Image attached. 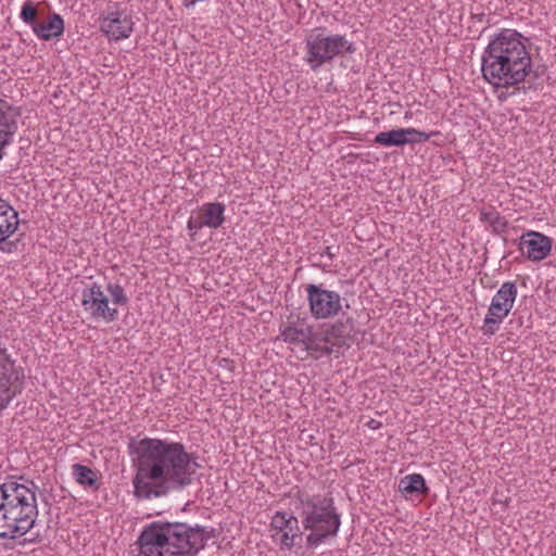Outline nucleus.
Returning a JSON list of instances; mask_svg holds the SVG:
<instances>
[{"mask_svg":"<svg viewBox=\"0 0 556 556\" xmlns=\"http://www.w3.org/2000/svg\"><path fill=\"white\" fill-rule=\"evenodd\" d=\"M129 453L136 468L132 484L137 498L151 500L182 491L193 483L200 468L198 456L187 452L180 442L131 439Z\"/></svg>","mask_w":556,"mask_h":556,"instance_id":"1","label":"nucleus"},{"mask_svg":"<svg viewBox=\"0 0 556 556\" xmlns=\"http://www.w3.org/2000/svg\"><path fill=\"white\" fill-rule=\"evenodd\" d=\"M532 72V59L523 36L515 29H502L489 41L481 56V73L494 88L523 83Z\"/></svg>","mask_w":556,"mask_h":556,"instance_id":"2","label":"nucleus"},{"mask_svg":"<svg viewBox=\"0 0 556 556\" xmlns=\"http://www.w3.org/2000/svg\"><path fill=\"white\" fill-rule=\"evenodd\" d=\"M37 490V484L24 476L0 484V539L15 540L35 528Z\"/></svg>","mask_w":556,"mask_h":556,"instance_id":"3","label":"nucleus"},{"mask_svg":"<svg viewBox=\"0 0 556 556\" xmlns=\"http://www.w3.org/2000/svg\"><path fill=\"white\" fill-rule=\"evenodd\" d=\"M199 532L186 522L159 520L143 528L137 544L143 556H197Z\"/></svg>","mask_w":556,"mask_h":556,"instance_id":"4","label":"nucleus"},{"mask_svg":"<svg viewBox=\"0 0 556 556\" xmlns=\"http://www.w3.org/2000/svg\"><path fill=\"white\" fill-rule=\"evenodd\" d=\"M301 522L305 530L306 546L316 548L329 539L337 536L341 527V516L337 510L333 497L329 495H309L298 493Z\"/></svg>","mask_w":556,"mask_h":556,"instance_id":"5","label":"nucleus"},{"mask_svg":"<svg viewBox=\"0 0 556 556\" xmlns=\"http://www.w3.org/2000/svg\"><path fill=\"white\" fill-rule=\"evenodd\" d=\"M356 46L345 35H326L323 27H317L305 39V62L314 72L324 64L331 63L337 56L354 54Z\"/></svg>","mask_w":556,"mask_h":556,"instance_id":"6","label":"nucleus"},{"mask_svg":"<svg viewBox=\"0 0 556 556\" xmlns=\"http://www.w3.org/2000/svg\"><path fill=\"white\" fill-rule=\"evenodd\" d=\"M517 286L514 281L504 282L492 298L483 321V333L493 336L500 324L508 316L517 298Z\"/></svg>","mask_w":556,"mask_h":556,"instance_id":"7","label":"nucleus"},{"mask_svg":"<svg viewBox=\"0 0 556 556\" xmlns=\"http://www.w3.org/2000/svg\"><path fill=\"white\" fill-rule=\"evenodd\" d=\"M309 312L315 319H328L342 311L344 299L336 292L325 288L324 283H308L305 286Z\"/></svg>","mask_w":556,"mask_h":556,"instance_id":"8","label":"nucleus"},{"mask_svg":"<svg viewBox=\"0 0 556 556\" xmlns=\"http://www.w3.org/2000/svg\"><path fill=\"white\" fill-rule=\"evenodd\" d=\"M81 306L87 316L94 320L112 323L117 319L118 311L110 306V300L98 282H92L81 291Z\"/></svg>","mask_w":556,"mask_h":556,"instance_id":"9","label":"nucleus"},{"mask_svg":"<svg viewBox=\"0 0 556 556\" xmlns=\"http://www.w3.org/2000/svg\"><path fill=\"white\" fill-rule=\"evenodd\" d=\"M20 226L17 211L4 199L0 198V252L12 254L18 251L21 238L11 239Z\"/></svg>","mask_w":556,"mask_h":556,"instance_id":"10","label":"nucleus"},{"mask_svg":"<svg viewBox=\"0 0 556 556\" xmlns=\"http://www.w3.org/2000/svg\"><path fill=\"white\" fill-rule=\"evenodd\" d=\"M552 239L538 231H528L520 237L519 249L530 261L544 260L552 250Z\"/></svg>","mask_w":556,"mask_h":556,"instance_id":"11","label":"nucleus"},{"mask_svg":"<svg viewBox=\"0 0 556 556\" xmlns=\"http://www.w3.org/2000/svg\"><path fill=\"white\" fill-rule=\"evenodd\" d=\"M21 116V108L13 106L0 99V161L4 155V148L12 142L17 131V118Z\"/></svg>","mask_w":556,"mask_h":556,"instance_id":"12","label":"nucleus"},{"mask_svg":"<svg viewBox=\"0 0 556 556\" xmlns=\"http://www.w3.org/2000/svg\"><path fill=\"white\" fill-rule=\"evenodd\" d=\"M132 21L123 12H111L100 22V29L113 40L128 38L132 31Z\"/></svg>","mask_w":556,"mask_h":556,"instance_id":"13","label":"nucleus"},{"mask_svg":"<svg viewBox=\"0 0 556 556\" xmlns=\"http://www.w3.org/2000/svg\"><path fill=\"white\" fill-rule=\"evenodd\" d=\"M280 337L287 343H296L306 345L313 336L312 327L304 323L286 321L279 327Z\"/></svg>","mask_w":556,"mask_h":556,"instance_id":"14","label":"nucleus"},{"mask_svg":"<svg viewBox=\"0 0 556 556\" xmlns=\"http://www.w3.org/2000/svg\"><path fill=\"white\" fill-rule=\"evenodd\" d=\"M31 29L42 40L59 39L64 31V22L60 14L53 13L47 22H37Z\"/></svg>","mask_w":556,"mask_h":556,"instance_id":"15","label":"nucleus"},{"mask_svg":"<svg viewBox=\"0 0 556 556\" xmlns=\"http://www.w3.org/2000/svg\"><path fill=\"white\" fill-rule=\"evenodd\" d=\"M225 210L226 206L219 202L205 203L200 208V214L208 228H219L225 222Z\"/></svg>","mask_w":556,"mask_h":556,"instance_id":"16","label":"nucleus"},{"mask_svg":"<svg viewBox=\"0 0 556 556\" xmlns=\"http://www.w3.org/2000/svg\"><path fill=\"white\" fill-rule=\"evenodd\" d=\"M327 327L328 334L336 338L333 344H336L339 350L345 345L349 346L346 344V339L350 338V333L354 328V320L352 317L346 316L345 318H340L333 324L327 325Z\"/></svg>","mask_w":556,"mask_h":556,"instance_id":"17","label":"nucleus"},{"mask_svg":"<svg viewBox=\"0 0 556 556\" xmlns=\"http://www.w3.org/2000/svg\"><path fill=\"white\" fill-rule=\"evenodd\" d=\"M399 491L405 495H427L429 493V488L425 478L420 473H412L400 480Z\"/></svg>","mask_w":556,"mask_h":556,"instance_id":"18","label":"nucleus"},{"mask_svg":"<svg viewBox=\"0 0 556 556\" xmlns=\"http://www.w3.org/2000/svg\"><path fill=\"white\" fill-rule=\"evenodd\" d=\"M407 128H396L388 131L378 132L374 139L376 144L383 147H403L405 146Z\"/></svg>","mask_w":556,"mask_h":556,"instance_id":"19","label":"nucleus"},{"mask_svg":"<svg viewBox=\"0 0 556 556\" xmlns=\"http://www.w3.org/2000/svg\"><path fill=\"white\" fill-rule=\"evenodd\" d=\"M72 473L75 481L87 488L97 486L98 476L97 472L90 467L83 464H74L72 466Z\"/></svg>","mask_w":556,"mask_h":556,"instance_id":"20","label":"nucleus"},{"mask_svg":"<svg viewBox=\"0 0 556 556\" xmlns=\"http://www.w3.org/2000/svg\"><path fill=\"white\" fill-rule=\"evenodd\" d=\"M480 220L489 223L495 233H503L506 231L508 227V222L506 220V218L495 210L489 212L481 211Z\"/></svg>","mask_w":556,"mask_h":556,"instance_id":"21","label":"nucleus"},{"mask_svg":"<svg viewBox=\"0 0 556 556\" xmlns=\"http://www.w3.org/2000/svg\"><path fill=\"white\" fill-rule=\"evenodd\" d=\"M305 350L314 355L315 358L339 352V349L336 346V344H321V342L318 340V337L313 336L311 337L309 342H307L305 345Z\"/></svg>","mask_w":556,"mask_h":556,"instance_id":"22","label":"nucleus"},{"mask_svg":"<svg viewBox=\"0 0 556 556\" xmlns=\"http://www.w3.org/2000/svg\"><path fill=\"white\" fill-rule=\"evenodd\" d=\"M106 290L112 298L113 305H127L129 299L125 292V289L119 283H108Z\"/></svg>","mask_w":556,"mask_h":556,"instance_id":"23","label":"nucleus"},{"mask_svg":"<svg viewBox=\"0 0 556 556\" xmlns=\"http://www.w3.org/2000/svg\"><path fill=\"white\" fill-rule=\"evenodd\" d=\"M20 16L22 21L31 28L36 25L38 22L36 20L37 9L31 0H27L23 3Z\"/></svg>","mask_w":556,"mask_h":556,"instance_id":"24","label":"nucleus"},{"mask_svg":"<svg viewBox=\"0 0 556 556\" xmlns=\"http://www.w3.org/2000/svg\"><path fill=\"white\" fill-rule=\"evenodd\" d=\"M295 533H289L285 531L280 536V548L281 549H291L293 546L299 545L302 541V531L300 528H294Z\"/></svg>","mask_w":556,"mask_h":556,"instance_id":"25","label":"nucleus"},{"mask_svg":"<svg viewBox=\"0 0 556 556\" xmlns=\"http://www.w3.org/2000/svg\"><path fill=\"white\" fill-rule=\"evenodd\" d=\"M293 516V514H288L286 511H277L271 519V527L283 533L287 531L289 521Z\"/></svg>","mask_w":556,"mask_h":556,"instance_id":"26","label":"nucleus"},{"mask_svg":"<svg viewBox=\"0 0 556 556\" xmlns=\"http://www.w3.org/2000/svg\"><path fill=\"white\" fill-rule=\"evenodd\" d=\"M194 529H199V530H202L203 532H199L201 534H199V539H197V544H198V551H202L206 543L208 542V540H211L212 538L215 536V529L214 528H211V529H207L206 527H203V526H200V525H194L193 526Z\"/></svg>","mask_w":556,"mask_h":556,"instance_id":"27","label":"nucleus"},{"mask_svg":"<svg viewBox=\"0 0 556 556\" xmlns=\"http://www.w3.org/2000/svg\"><path fill=\"white\" fill-rule=\"evenodd\" d=\"M205 226V224H203V219H202V216L201 214L198 216V217H190L188 223H187V228L188 230L192 231L193 233L191 235L193 237V235L200 230L201 228H203Z\"/></svg>","mask_w":556,"mask_h":556,"instance_id":"28","label":"nucleus"},{"mask_svg":"<svg viewBox=\"0 0 556 556\" xmlns=\"http://www.w3.org/2000/svg\"><path fill=\"white\" fill-rule=\"evenodd\" d=\"M438 132H425L420 131L416 128H407V135H417V143L426 142L428 141L432 136L437 135Z\"/></svg>","mask_w":556,"mask_h":556,"instance_id":"29","label":"nucleus"},{"mask_svg":"<svg viewBox=\"0 0 556 556\" xmlns=\"http://www.w3.org/2000/svg\"><path fill=\"white\" fill-rule=\"evenodd\" d=\"M318 337V340L319 342L324 343V344H331L336 341V338L334 337H330V334H328V327L325 326L323 328V331Z\"/></svg>","mask_w":556,"mask_h":556,"instance_id":"30","label":"nucleus"},{"mask_svg":"<svg viewBox=\"0 0 556 556\" xmlns=\"http://www.w3.org/2000/svg\"><path fill=\"white\" fill-rule=\"evenodd\" d=\"M339 250V247H325L323 252H321V255H327L329 257V260H332L336 254H337V251Z\"/></svg>","mask_w":556,"mask_h":556,"instance_id":"31","label":"nucleus"},{"mask_svg":"<svg viewBox=\"0 0 556 556\" xmlns=\"http://www.w3.org/2000/svg\"><path fill=\"white\" fill-rule=\"evenodd\" d=\"M295 527H296V528H300V526H299V519H298V517L293 516V517L291 518V520L289 521V525H288L287 531H288L289 533H292V534H293V533H295V529H294Z\"/></svg>","mask_w":556,"mask_h":556,"instance_id":"32","label":"nucleus"},{"mask_svg":"<svg viewBox=\"0 0 556 556\" xmlns=\"http://www.w3.org/2000/svg\"><path fill=\"white\" fill-rule=\"evenodd\" d=\"M485 16L486 15L484 13L471 14V18L477 21L478 23H483L485 20Z\"/></svg>","mask_w":556,"mask_h":556,"instance_id":"33","label":"nucleus"},{"mask_svg":"<svg viewBox=\"0 0 556 556\" xmlns=\"http://www.w3.org/2000/svg\"><path fill=\"white\" fill-rule=\"evenodd\" d=\"M405 144H415L417 143V135H406Z\"/></svg>","mask_w":556,"mask_h":556,"instance_id":"34","label":"nucleus"},{"mask_svg":"<svg viewBox=\"0 0 556 556\" xmlns=\"http://www.w3.org/2000/svg\"><path fill=\"white\" fill-rule=\"evenodd\" d=\"M30 543H40L42 541V535L40 533H36L34 536L27 540Z\"/></svg>","mask_w":556,"mask_h":556,"instance_id":"35","label":"nucleus"}]
</instances>
